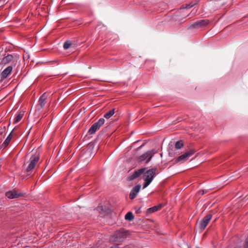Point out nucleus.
Returning <instances> with one entry per match:
<instances>
[{
    "label": "nucleus",
    "mask_w": 248,
    "mask_h": 248,
    "mask_svg": "<svg viewBox=\"0 0 248 248\" xmlns=\"http://www.w3.org/2000/svg\"><path fill=\"white\" fill-rule=\"evenodd\" d=\"M13 68V65H10L1 72L0 75V82L2 81L4 78H6L11 73Z\"/></svg>",
    "instance_id": "11"
},
{
    "label": "nucleus",
    "mask_w": 248,
    "mask_h": 248,
    "mask_svg": "<svg viewBox=\"0 0 248 248\" xmlns=\"http://www.w3.org/2000/svg\"><path fill=\"white\" fill-rule=\"evenodd\" d=\"M115 113V109H112L104 115V117L106 119L110 118Z\"/></svg>",
    "instance_id": "17"
},
{
    "label": "nucleus",
    "mask_w": 248,
    "mask_h": 248,
    "mask_svg": "<svg viewBox=\"0 0 248 248\" xmlns=\"http://www.w3.org/2000/svg\"><path fill=\"white\" fill-rule=\"evenodd\" d=\"M125 219L128 221L132 220L134 217L132 212H129L125 215Z\"/></svg>",
    "instance_id": "19"
},
{
    "label": "nucleus",
    "mask_w": 248,
    "mask_h": 248,
    "mask_svg": "<svg viewBox=\"0 0 248 248\" xmlns=\"http://www.w3.org/2000/svg\"><path fill=\"white\" fill-rule=\"evenodd\" d=\"M155 153L153 150H149L141 155L138 158L139 162H142L145 161V163H148L153 156L154 155Z\"/></svg>",
    "instance_id": "5"
},
{
    "label": "nucleus",
    "mask_w": 248,
    "mask_h": 248,
    "mask_svg": "<svg viewBox=\"0 0 248 248\" xmlns=\"http://www.w3.org/2000/svg\"><path fill=\"white\" fill-rule=\"evenodd\" d=\"M13 131H14V130H13L11 131V132L9 134V135L8 136V137H7L6 140H4V141L2 143V144L1 145L2 146V147L5 148L9 144V143H10V141H11V139H12V137H13Z\"/></svg>",
    "instance_id": "16"
},
{
    "label": "nucleus",
    "mask_w": 248,
    "mask_h": 248,
    "mask_svg": "<svg viewBox=\"0 0 248 248\" xmlns=\"http://www.w3.org/2000/svg\"><path fill=\"white\" fill-rule=\"evenodd\" d=\"M47 96L46 93H43L40 97L38 101V104L36 106V110L40 111L45 107Z\"/></svg>",
    "instance_id": "8"
},
{
    "label": "nucleus",
    "mask_w": 248,
    "mask_h": 248,
    "mask_svg": "<svg viewBox=\"0 0 248 248\" xmlns=\"http://www.w3.org/2000/svg\"><path fill=\"white\" fill-rule=\"evenodd\" d=\"M71 45V43L69 41H66L63 44V48L64 49H68Z\"/></svg>",
    "instance_id": "21"
},
{
    "label": "nucleus",
    "mask_w": 248,
    "mask_h": 248,
    "mask_svg": "<svg viewBox=\"0 0 248 248\" xmlns=\"http://www.w3.org/2000/svg\"><path fill=\"white\" fill-rule=\"evenodd\" d=\"M124 248H131V247L130 246L127 245L124 247Z\"/></svg>",
    "instance_id": "28"
},
{
    "label": "nucleus",
    "mask_w": 248,
    "mask_h": 248,
    "mask_svg": "<svg viewBox=\"0 0 248 248\" xmlns=\"http://www.w3.org/2000/svg\"><path fill=\"white\" fill-rule=\"evenodd\" d=\"M206 192H207V191H205L204 190H201L199 191V193L201 194L202 195H204Z\"/></svg>",
    "instance_id": "23"
},
{
    "label": "nucleus",
    "mask_w": 248,
    "mask_h": 248,
    "mask_svg": "<svg viewBox=\"0 0 248 248\" xmlns=\"http://www.w3.org/2000/svg\"><path fill=\"white\" fill-rule=\"evenodd\" d=\"M105 121V119L103 118L99 119L97 122L92 125L89 129L88 133L91 135L94 134L104 124Z\"/></svg>",
    "instance_id": "6"
},
{
    "label": "nucleus",
    "mask_w": 248,
    "mask_h": 248,
    "mask_svg": "<svg viewBox=\"0 0 248 248\" xmlns=\"http://www.w3.org/2000/svg\"><path fill=\"white\" fill-rule=\"evenodd\" d=\"M40 158L39 153L36 152L32 155L29 160V164L26 169V171L29 172L34 168L36 163L38 162Z\"/></svg>",
    "instance_id": "4"
},
{
    "label": "nucleus",
    "mask_w": 248,
    "mask_h": 248,
    "mask_svg": "<svg viewBox=\"0 0 248 248\" xmlns=\"http://www.w3.org/2000/svg\"><path fill=\"white\" fill-rule=\"evenodd\" d=\"M119 244L114 245V246H111L110 248H118Z\"/></svg>",
    "instance_id": "25"
},
{
    "label": "nucleus",
    "mask_w": 248,
    "mask_h": 248,
    "mask_svg": "<svg viewBox=\"0 0 248 248\" xmlns=\"http://www.w3.org/2000/svg\"><path fill=\"white\" fill-rule=\"evenodd\" d=\"M141 210H140V207L138 208V209H136V213L137 214H140L141 213Z\"/></svg>",
    "instance_id": "24"
},
{
    "label": "nucleus",
    "mask_w": 248,
    "mask_h": 248,
    "mask_svg": "<svg viewBox=\"0 0 248 248\" xmlns=\"http://www.w3.org/2000/svg\"><path fill=\"white\" fill-rule=\"evenodd\" d=\"M129 235V233L124 228H121L116 231L113 234L110 236L109 241L111 243L123 242Z\"/></svg>",
    "instance_id": "1"
},
{
    "label": "nucleus",
    "mask_w": 248,
    "mask_h": 248,
    "mask_svg": "<svg viewBox=\"0 0 248 248\" xmlns=\"http://www.w3.org/2000/svg\"><path fill=\"white\" fill-rule=\"evenodd\" d=\"M184 145V143L182 140H180L177 141L175 144V147L176 149H181Z\"/></svg>",
    "instance_id": "20"
},
{
    "label": "nucleus",
    "mask_w": 248,
    "mask_h": 248,
    "mask_svg": "<svg viewBox=\"0 0 248 248\" xmlns=\"http://www.w3.org/2000/svg\"><path fill=\"white\" fill-rule=\"evenodd\" d=\"M18 59V57L17 55L8 54L2 59L1 62V63L3 65H5L8 63H11V65H15L16 64Z\"/></svg>",
    "instance_id": "3"
},
{
    "label": "nucleus",
    "mask_w": 248,
    "mask_h": 248,
    "mask_svg": "<svg viewBox=\"0 0 248 248\" xmlns=\"http://www.w3.org/2000/svg\"><path fill=\"white\" fill-rule=\"evenodd\" d=\"M244 248H248V236L245 240Z\"/></svg>",
    "instance_id": "22"
},
{
    "label": "nucleus",
    "mask_w": 248,
    "mask_h": 248,
    "mask_svg": "<svg viewBox=\"0 0 248 248\" xmlns=\"http://www.w3.org/2000/svg\"><path fill=\"white\" fill-rule=\"evenodd\" d=\"M23 115V113L21 112L18 113L15 118L14 123H16L19 122L22 118Z\"/></svg>",
    "instance_id": "18"
},
{
    "label": "nucleus",
    "mask_w": 248,
    "mask_h": 248,
    "mask_svg": "<svg viewBox=\"0 0 248 248\" xmlns=\"http://www.w3.org/2000/svg\"><path fill=\"white\" fill-rule=\"evenodd\" d=\"M209 21L207 19H202L196 21L193 24L190 26V28H196L198 27H202L208 24Z\"/></svg>",
    "instance_id": "10"
},
{
    "label": "nucleus",
    "mask_w": 248,
    "mask_h": 248,
    "mask_svg": "<svg viewBox=\"0 0 248 248\" xmlns=\"http://www.w3.org/2000/svg\"><path fill=\"white\" fill-rule=\"evenodd\" d=\"M52 62H54L55 63H57V64H59V62L58 60H55V61H53Z\"/></svg>",
    "instance_id": "27"
},
{
    "label": "nucleus",
    "mask_w": 248,
    "mask_h": 248,
    "mask_svg": "<svg viewBox=\"0 0 248 248\" xmlns=\"http://www.w3.org/2000/svg\"><path fill=\"white\" fill-rule=\"evenodd\" d=\"M145 170L146 168H144L135 170L134 172L128 177V179L129 180H133L138 178L145 172Z\"/></svg>",
    "instance_id": "12"
},
{
    "label": "nucleus",
    "mask_w": 248,
    "mask_h": 248,
    "mask_svg": "<svg viewBox=\"0 0 248 248\" xmlns=\"http://www.w3.org/2000/svg\"><path fill=\"white\" fill-rule=\"evenodd\" d=\"M245 199H246V200H248V195H247L245 198H244Z\"/></svg>",
    "instance_id": "29"
},
{
    "label": "nucleus",
    "mask_w": 248,
    "mask_h": 248,
    "mask_svg": "<svg viewBox=\"0 0 248 248\" xmlns=\"http://www.w3.org/2000/svg\"><path fill=\"white\" fill-rule=\"evenodd\" d=\"M5 131V126L3 128H0V134H1L3 132V131Z\"/></svg>",
    "instance_id": "26"
},
{
    "label": "nucleus",
    "mask_w": 248,
    "mask_h": 248,
    "mask_svg": "<svg viewBox=\"0 0 248 248\" xmlns=\"http://www.w3.org/2000/svg\"><path fill=\"white\" fill-rule=\"evenodd\" d=\"M195 153L194 150H190L188 152H187L183 155L179 156L177 159L176 161L183 162L187 160L188 158L192 155Z\"/></svg>",
    "instance_id": "9"
},
{
    "label": "nucleus",
    "mask_w": 248,
    "mask_h": 248,
    "mask_svg": "<svg viewBox=\"0 0 248 248\" xmlns=\"http://www.w3.org/2000/svg\"><path fill=\"white\" fill-rule=\"evenodd\" d=\"M234 248H241V247H235Z\"/></svg>",
    "instance_id": "30"
},
{
    "label": "nucleus",
    "mask_w": 248,
    "mask_h": 248,
    "mask_svg": "<svg viewBox=\"0 0 248 248\" xmlns=\"http://www.w3.org/2000/svg\"><path fill=\"white\" fill-rule=\"evenodd\" d=\"M141 188V186L140 185H137L135 186L130 191L129 194V198L131 200L134 199L137 195L138 193L139 192Z\"/></svg>",
    "instance_id": "13"
},
{
    "label": "nucleus",
    "mask_w": 248,
    "mask_h": 248,
    "mask_svg": "<svg viewBox=\"0 0 248 248\" xmlns=\"http://www.w3.org/2000/svg\"><path fill=\"white\" fill-rule=\"evenodd\" d=\"M21 195L22 194L21 193H18L16 190L9 191L5 194V196L10 199L17 198Z\"/></svg>",
    "instance_id": "14"
},
{
    "label": "nucleus",
    "mask_w": 248,
    "mask_h": 248,
    "mask_svg": "<svg viewBox=\"0 0 248 248\" xmlns=\"http://www.w3.org/2000/svg\"><path fill=\"white\" fill-rule=\"evenodd\" d=\"M156 170V168H152L144 172L143 176V179L144 180L143 185V188L147 187L152 182L155 177Z\"/></svg>",
    "instance_id": "2"
},
{
    "label": "nucleus",
    "mask_w": 248,
    "mask_h": 248,
    "mask_svg": "<svg viewBox=\"0 0 248 248\" xmlns=\"http://www.w3.org/2000/svg\"><path fill=\"white\" fill-rule=\"evenodd\" d=\"M212 215L211 214H208L206 215L200 221L199 223H197V224H198L199 229L201 231L204 230L206 227L207 224L209 222L210 220L212 218Z\"/></svg>",
    "instance_id": "7"
},
{
    "label": "nucleus",
    "mask_w": 248,
    "mask_h": 248,
    "mask_svg": "<svg viewBox=\"0 0 248 248\" xmlns=\"http://www.w3.org/2000/svg\"><path fill=\"white\" fill-rule=\"evenodd\" d=\"M163 205L161 203L157 205L154 206L152 207L149 208L147 209L146 213L147 214H150L151 213H153L154 212H155L160 209H161V208L163 207Z\"/></svg>",
    "instance_id": "15"
}]
</instances>
